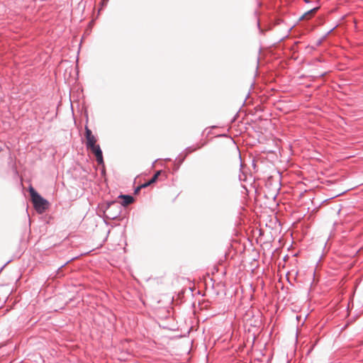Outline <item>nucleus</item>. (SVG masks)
Here are the masks:
<instances>
[{"label": "nucleus", "instance_id": "obj_1", "mask_svg": "<svg viewBox=\"0 0 363 363\" xmlns=\"http://www.w3.org/2000/svg\"><path fill=\"white\" fill-rule=\"evenodd\" d=\"M29 193L34 208L38 213H44L49 207V202L43 198L33 186L29 187Z\"/></svg>", "mask_w": 363, "mask_h": 363}, {"label": "nucleus", "instance_id": "obj_2", "mask_svg": "<svg viewBox=\"0 0 363 363\" xmlns=\"http://www.w3.org/2000/svg\"><path fill=\"white\" fill-rule=\"evenodd\" d=\"M85 137L86 140V145L87 149L98 145L96 144L97 140L96 137L92 134L91 130L87 126H85Z\"/></svg>", "mask_w": 363, "mask_h": 363}, {"label": "nucleus", "instance_id": "obj_3", "mask_svg": "<svg viewBox=\"0 0 363 363\" xmlns=\"http://www.w3.org/2000/svg\"><path fill=\"white\" fill-rule=\"evenodd\" d=\"M89 150H90L91 152L95 155L96 160L97 161V162L99 164H101L104 163L102 151L99 145L96 146L92 147L89 148Z\"/></svg>", "mask_w": 363, "mask_h": 363}, {"label": "nucleus", "instance_id": "obj_4", "mask_svg": "<svg viewBox=\"0 0 363 363\" xmlns=\"http://www.w3.org/2000/svg\"><path fill=\"white\" fill-rule=\"evenodd\" d=\"M118 198L123 200L121 205L123 206H126L134 201L133 197L129 195H121Z\"/></svg>", "mask_w": 363, "mask_h": 363}, {"label": "nucleus", "instance_id": "obj_5", "mask_svg": "<svg viewBox=\"0 0 363 363\" xmlns=\"http://www.w3.org/2000/svg\"><path fill=\"white\" fill-rule=\"evenodd\" d=\"M318 9V7L311 9L310 11L305 13L302 18L305 19H309L312 16L315 14Z\"/></svg>", "mask_w": 363, "mask_h": 363}, {"label": "nucleus", "instance_id": "obj_6", "mask_svg": "<svg viewBox=\"0 0 363 363\" xmlns=\"http://www.w3.org/2000/svg\"><path fill=\"white\" fill-rule=\"evenodd\" d=\"M160 174H161V171H157L154 174V176L152 177V179L150 180H149V182H150L151 184H154L155 182H157V180L158 179V177L160 175Z\"/></svg>", "mask_w": 363, "mask_h": 363}, {"label": "nucleus", "instance_id": "obj_7", "mask_svg": "<svg viewBox=\"0 0 363 363\" xmlns=\"http://www.w3.org/2000/svg\"><path fill=\"white\" fill-rule=\"evenodd\" d=\"M151 185L150 182L148 181L147 182H145L141 185H140L138 186V189H143V188H146L148 186Z\"/></svg>", "mask_w": 363, "mask_h": 363}, {"label": "nucleus", "instance_id": "obj_8", "mask_svg": "<svg viewBox=\"0 0 363 363\" xmlns=\"http://www.w3.org/2000/svg\"><path fill=\"white\" fill-rule=\"evenodd\" d=\"M196 149L197 148H194V149L191 150L190 148H188L187 152L188 153L192 152L195 151Z\"/></svg>", "mask_w": 363, "mask_h": 363}, {"label": "nucleus", "instance_id": "obj_9", "mask_svg": "<svg viewBox=\"0 0 363 363\" xmlns=\"http://www.w3.org/2000/svg\"><path fill=\"white\" fill-rule=\"evenodd\" d=\"M141 189H138V186L135 190V194H138Z\"/></svg>", "mask_w": 363, "mask_h": 363}]
</instances>
